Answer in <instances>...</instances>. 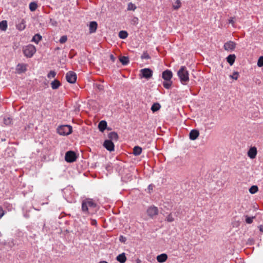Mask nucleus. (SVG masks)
Listing matches in <instances>:
<instances>
[{
    "label": "nucleus",
    "mask_w": 263,
    "mask_h": 263,
    "mask_svg": "<svg viewBox=\"0 0 263 263\" xmlns=\"http://www.w3.org/2000/svg\"><path fill=\"white\" fill-rule=\"evenodd\" d=\"M100 206L92 198H85L82 201L81 210L83 214L92 215L99 210Z\"/></svg>",
    "instance_id": "nucleus-1"
},
{
    "label": "nucleus",
    "mask_w": 263,
    "mask_h": 263,
    "mask_svg": "<svg viewBox=\"0 0 263 263\" xmlns=\"http://www.w3.org/2000/svg\"><path fill=\"white\" fill-rule=\"evenodd\" d=\"M177 76L178 77L181 84L186 85L190 81L189 72L185 66H181L177 71Z\"/></svg>",
    "instance_id": "nucleus-2"
},
{
    "label": "nucleus",
    "mask_w": 263,
    "mask_h": 263,
    "mask_svg": "<svg viewBox=\"0 0 263 263\" xmlns=\"http://www.w3.org/2000/svg\"><path fill=\"white\" fill-rule=\"evenodd\" d=\"M72 132V126L68 125H63L59 126L57 128V133L62 136H67Z\"/></svg>",
    "instance_id": "nucleus-3"
},
{
    "label": "nucleus",
    "mask_w": 263,
    "mask_h": 263,
    "mask_svg": "<svg viewBox=\"0 0 263 263\" xmlns=\"http://www.w3.org/2000/svg\"><path fill=\"white\" fill-rule=\"evenodd\" d=\"M36 50L34 46L29 44L23 48V52L24 55L27 58H31L35 53Z\"/></svg>",
    "instance_id": "nucleus-4"
},
{
    "label": "nucleus",
    "mask_w": 263,
    "mask_h": 263,
    "mask_svg": "<svg viewBox=\"0 0 263 263\" xmlns=\"http://www.w3.org/2000/svg\"><path fill=\"white\" fill-rule=\"evenodd\" d=\"M77 156L76 153L72 151H67L65 153V160L68 163H72L76 161Z\"/></svg>",
    "instance_id": "nucleus-5"
},
{
    "label": "nucleus",
    "mask_w": 263,
    "mask_h": 263,
    "mask_svg": "<svg viewBox=\"0 0 263 263\" xmlns=\"http://www.w3.org/2000/svg\"><path fill=\"white\" fill-rule=\"evenodd\" d=\"M153 70L148 68H143L140 70V75L142 78L149 79L153 76Z\"/></svg>",
    "instance_id": "nucleus-6"
},
{
    "label": "nucleus",
    "mask_w": 263,
    "mask_h": 263,
    "mask_svg": "<svg viewBox=\"0 0 263 263\" xmlns=\"http://www.w3.org/2000/svg\"><path fill=\"white\" fill-rule=\"evenodd\" d=\"M76 73L72 71H68L66 74V79L67 81L71 84H73L77 80Z\"/></svg>",
    "instance_id": "nucleus-7"
},
{
    "label": "nucleus",
    "mask_w": 263,
    "mask_h": 263,
    "mask_svg": "<svg viewBox=\"0 0 263 263\" xmlns=\"http://www.w3.org/2000/svg\"><path fill=\"white\" fill-rule=\"evenodd\" d=\"M103 146L108 151L113 152L115 150V144L110 140H105L103 144Z\"/></svg>",
    "instance_id": "nucleus-8"
},
{
    "label": "nucleus",
    "mask_w": 263,
    "mask_h": 263,
    "mask_svg": "<svg viewBox=\"0 0 263 263\" xmlns=\"http://www.w3.org/2000/svg\"><path fill=\"white\" fill-rule=\"evenodd\" d=\"M236 44L233 41H230L224 43V49L228 51H233L236 47Z\"/></svg>",
    "instance_id": "nucleus-9"
},
{
    "label": "nucleus",
    "mask_w": 263,
    "mask_h": 263,
    "mask_svg": "<svg viewBox=\"0 0 263 263\" xmlns=\"http://www.w3.org/2000/svg\"><path fill=\"white\" fill-rule=\"evenodd\" d=\"M158 209L157 207L155 206H151L149 207L147 210V215L151 217H153L158 214Z\"/></svg>",
    "instance_id": "nucleus-10"
},
{
    "label": "nucleus",
    "mask_w": 263,
    "mask_h": 263,
    "mask_svg": "<svg viewBox=\"0 0 263 263\" xmlns=\"http://www.w3.org/2000/svg\"><path fill=\"white\" fill-rule=\"evenodd\" d=\"M173 77V72L171 70L166 69L162 72V78L165 81L171 80Z\"/></svg>",
    "instance_id": "nucleus-11"
},
{
    "label": "nucleus",
    "mask_w": 263,
    "mask_h": 263,
    "mask_svg": "<svg viewBox=\"0 0 263 263\" xmlns=\"http://www.w3.org/2000/svg\"><path fill=\"white\" fill-rule=\"evenodd\" d=\"M257 155V148L255 147H251L248 152V156L251 159L255 158Z\"/></svg>",
    "instance_id": "nucleus-12"
},
{
    "label": "nucleus",
    "mask_w": 263,
    "mask_h": 263,
    "mask_svg": "<svg viewBox=\"0 0 263 263\" xmlns=\"http://www.w3.org/2000/svg\"><path fill=\"white\" fill-rule=\"evenodd\" d=\"M98 27V24L96 21H91L89 23V30L90 33L96 32Z\"/></svg>",
    "instance_id": "nucleus-13"
},
{
    "label": "nucleus",
    "mask_w": 263,
    "mask_h": 263,
    "mask_svg": "<svg viewBox=\"0 0 263 263\" xmlns=\"http://www.w3.org/2000/svg\"><path fill=\"white\" fill-rule=\"evenodd\" d=\"M199 135V132L197 129H192L190 133L189 137L192 140H196Z\"/></svg>",
    "instance_id": "nucleus-14"
},
{
    "label": "nucleus",
    "mask_w": 263,
    "mask_h": 263,
    "mask_svg": "<svg viewBox=\"0 0 263 263\" xmlns=\"http://www.w3.org/2000/svg\"><path fill=\"white\" fill-rule=\"evenodd\" d=\"M107 123L105 120L101 121L98 124V128L101 132H103L107 128Z\"/></svg>",
    "instance_id": "nucleus-15"
},
{
    "label": "nucleus",
    "mask_w": 263,
    "mask_h": 263,
    "mask_svg": "<svg viewBox=\"0 0 263 263\" xmlns=\"http://www.w3.org/2000/svg\"><path fill=\"white\" fill-rule=\"evenodd\" d=\"M16 29L20 31H23L26 27V21L22 19L16 25Z\"/></svg>",
    "instance_id": "nucleus-16"
},
{
    "label": "nucleus",
    "mask_w": 263,
    "mask_h": 263,
    "mask_svg": "<svg viewBox=\"0 0 263 263\" xmlns=\"http://www.w3.org/2000/svg\"><path fill=\"white\" fill-rule=\"evenodd\" d=\"M26 65L24 64H18L16 66V70L18 73L24 72L26 71Z\"/></svg>",
    "instance_id": "nucleus-17"
},
{
    "label": "nucleus",
    "mask_w": 263,
    "mask_h": 263,
    "mask_svg": "<svg viewBox=\"0 0 263 263\" xmlns=\"http://www.w3.org/2000/svg\"><path fill=\"white\" fill-rule=\"evenodd\" d=\"M116 260L120 263H125L127 260L125 253H122L118 255L116 257Z\"/></svg>",
    "instance_id": "nucleus-18"
},
{
    "label": "nucleus",
    "mask_w": 263,
    "mask_h": 263,
    "mask_svg": "<svg viewBox=\"0 0 263 263\" xmlns=\"http://www.w3.org/2000/svg\"><path fill=\"white\" fill-rule=\"evenodd\" d=\"M108 140L117 141L119 139V136L118 134L115 132H111L108 134Z\"/></svg>",
    "instance_id": "nucleus-19"
},
{
    "label": "nucleus",
    "mask_w": 263,
    "mask_h": 263,
    "mask_svg": "<svg viewBox=\"0 0 263 263\" xmlns=\"http://www.w3.org/2000/svg\"><path fill=\"white\" fill-rule=\"evenodd\" d=\"M235 59H236V56L234 54H230L226 58L227 62L231 66H232L234 64L235 61Z\"/></svg>",
    "instance_id": "nucleus-20"
},
{
    "label": "nucleus",
    "mask_w": 263,
    "mask_h": 263,
    "mask_svg": "<svg viewBox=\"0 0 263 263\" xmlns=\"http://www.w3.org/2000/svg\"><path fill=\"white\" fill-rule=\"evenodd\" d=\"M167 259V255L163 253L160 255H159L157 257V260L158 262L160 263H162L165 262Z\"/></svg>",
    "instance_id": "nucleus-21"
},
{
    "label": "nucleus",
    "mask_w": 263,
    "mask_h": 263,
    "mask_svg": "<svg viewBox=\"0 0 263 263\" xmlns=\"http://www.w3.org/2000/svg\"><path fill=\"white\" fill-rule=\"evenodd\" d=\"M42 36L39 33L35 34L32 37L31 42H34L36 44H38L39 42L42 40Z\"/></svg>",
    "instance_id": "nucleus-22"
},
{
    "label": "nucleus",
    "mask_w": 263,
    "mask_h": 263,
    "mask_svg": "<svg viewBox=\"0 0 263 263\" xmlns=\"http://www.w3.org/2000/svg\"><path fill=\"white\" fill-rule=\"evenodd\" d=\"M142 148L139 146H135L133 148V154L135 156H139L142 153Z\"/></svg>",
    "instance_id": "nucleus-23"
},
{
    "label": "nucleus",
    "mask_w": 263,
    "mask_h": 263,
    "mask_svg": "<svg viewBox=\"0 0 263 263\" xmlns=\"http://www.w3.org/2000/svg\"><path fill=\"white\" fill-rule=\"evenodd\" d=\"M61 84L59 80H54L51 83V88L53 89H58L60 86Z\"/></svg>",
    "instance_id": "nucleus-24"
},
{
    "label": "nucleus",
    "mask_w": 263,
    "mask_h": 263,
    "mask_svg": "<svg viewBox=\"0 0 263 263\" xmlns=\"http://www.w3.org/2000/svg\"><path fill=\"white\" fill-rule=\"evenodd\" d=\"M119 60L122 64L123 65H127L129 63V60L128 57H121Z\"/></svg>",
    "instance_id": "nucleus-25"
},
{
    "label": "nucleus",
    "mask_w": 263,
    "mask_h": 263,
    "mask_svg": "<svg viewBox=\"0 0 263 263\" xmlns=\"http://www.w3.org/2000/svg\"><path fill=\"white\" fill-rule=\"evenodd\" d=\"M128 35V32L125 30H121L119 32V37L121 39H126Z\"/></svg>",
    "instance_id": "nucleus-26"
},
{
    "label": "nucleus",
    "mask_w": 263,
    "mask_h": 263,
    "mask_svg": "<svg viewBox=\"0 0 263 263\" xmlns=\"http://www.w3.org/2000/svg\"><path fill=\"white\" fill-rule=\"evenodd\" d=\"M161 107V105L159 103H154L152 107H151V110L153 112H155L160 109Z\"/></svg>",
    "instance_id": "nucleus-27"
},
{
    "label": "nucleus",
    "mask_w": 263,
    "mask_h": 263,
    "mask_svg": "<svg viewBox=\"0 0 263 263\" xmlns=\"http://www.w3.org/2000/svg\"><path fill=\"white\" fill-rule=\"evenodd\" d=\"M37 7V3L35 2H32L29 4V8L31 11H34Z\"/></svg>",
    "instance_id": "nucleus-28"
},
{
    "label": "nucleus",
    "mask_w": 263,
    "mask_h": 263,
    "mask_svg": "<svg viewBox=\"0 0 263 263\" xmlns=\"http://www.w3.org/2000/svg\"><path fill=\"white\" fill-rule=\"evenodd\" d=\"M173 82L171 80L165 81L163 82V86L166 89H170L172 85Z\"/></svg>",
    "instance_id": "nucleus-29"
},
{
    "label": "nucleus",
    "mask_w": 263,
    "mask_h": 263,
    "mask_svg": "<svg viewBox=\"0 0 263 263\" xmlns=\"http://www.w3.org/2000/svg\"><path fill=\"white\" fill-rule=\"evenodd\" d=\"M7 28V22L6 21H2L0 22V29L1 30L5 31Z\"/></svg>",
    "instance_id": "nucleus-30"
},
{
    "label": "nucleus",
    "mask_w": 263,
    "mask_h": 263,
    "mask_svg": "<svg viewBox=\"0 0 263 263\" xmlns=\"http://www.w3.org/2000/svg\"><path fill=\"white\" fill-rule=\"evenodd\" d=\"M258 190V187L257 185H255L251 186V187L249 190V192L252 194H254L257 193Z\"/></svg>",
    "instance_id": "nucleus-31"
},
{
    "label": "nucleus",
    "mask_w": 263,
    "mask_h": 263,
    "mask_svg": "<svg viewBox=\"0 0 263 263\" xmlns=\"http://www.w3.org/2000/svg\"><path fill=\"white\" fill-rule=\"evenodd\" d=\"M181 2L180 0H176L173 4V8L175 10L178 9L181 7Z\"/></svg>",
    "instance_id": "nucleus-32"
},
{
    "label": "nucleus",
    "mask_w": 263,
    "mask_h": 263,
    "mask_svg": "<svg viewBox=\"0 0 263 263\" xmlns=\"http://www.w3.org/2000/svg\"><path fill=\"white\" fill-rule=\"evenodd\" d=\"M136 6L132 2H130L128 4L127 8L128 11H135L136 9Z\"/></svg>",
    "instance_id": "nucleus-33"
},
{
    "label": "nucleus",
    "mask_w": 263,
    "mask_h": 263,
    "mask_svg": "<svg viewBox=\"0 0 263 263\" xmlns=\"http://www.w3.org/2000/svg\"><path fill=\"white\" fill-rule=\"evenodd\" d=\"M139 23V19L137 17L134 16L130 20V24L132 25H137Z\"/></svg>",
    "instance_id": "nucleus-34"
},
{
    "label": "nucleus",
    "mask_w": 263,
    "mask_h": 263,
    "mask_svg": "<svg viewBox=\"0 0 263 263\" xmlns=\"http://www.w3.org/2000/svg\"><path fill=\"white\" fill-rule=\"evenodd\" d=\"M141 59L149 60V59H151V57L149 55L148 53L146 51H144L143 52L141 56Z\"/></svg>",
    "instance_id": "nucleus-35"
},
{
    "label": "nucleus",
    "mask_w": 263,
    "mask_h": 263,
    "mask_svg": "<svg viewBox=\"0 0 263 263\" xmlns=\"http://www.w3.org/2000/svg\"><path fill=\"white\" fill-rule=\"evenodd\" d=\"M246 217V222L248 224H251L253 222V219L255 217H249L248 215L245 216Z\"/></svg>",
    "instance_id": "nucleus-36"
},
{
    "label": "nucleus",
    "mask_w": 263,
    "mask_h": 263,
    "mask_svg": "<svg viewBox=\"0 0 263 263\" xmlns=\"http://www.w3.org/2000/svg\"><path fill=\"white\" fill-rule=\"evenodd\" d=\"M11 120L12 119L10 117H6L4 118V123L6 125H10L11 123Z\"/></svg>",
    "instance_id": "nucleus-37"
},
{
    "label": "nucleus",
    "mask_w": 263,
    "mask_h": 263,
    "mask_svg": "<svg viewBox=\"0 0 263 263\" xmlns=\"http://www.w3.org/2000/svg\"><path fill=\"white\" fill-rule=\"evenodd\" d=\"M257 66L259 67H261L263 66V56H261L259 58L257 61Z\"/></svg>",
    "instance_id": "nucleus-38"
},
{
    "label": "nucleus",
    "mask_w": 263,
    "mask_h": 263,
    "mask_svg": "<svg viewBox=\"0 0 263 263\" xmlns=\"http://www.w3.org/2000/svg\"><path fill=\"white\" fill-rule=\"evenodd\" d=\"M56 76V72L53 70H51L47 74L48 78H54Z\"/></svg>",
    "instance_id": "nucleus-39"
},
{
    "label": "nucleus",
    "mask_w": 263,
    "mask_h": 263,
    "mask_svg": "<svg viewBox=\"0 0 263 263\" xmlns=\"http://www.w3.org/2000/svg\"><path fill=\"white\" fill-rule=\"evenodd\" d=\"M67 40V37L66 35H63L62 36L59 40V42L61 44H63L65 43Z\"/></svg>",
    "instance_id": "nucleus-40"
},
{
    "label": "nucleus",
    "mask_w": 263,
    "mask_h": 263,
    "mask_svg": "<svg viewBox=\"0 0 263 263\" xmlns=\"http://www.w3.org/2000/svg\"><path fill=\"white\" fill-rule=\"evenodd\" d=\"M238 74H239L238 72H233V74L230 76L232 78V79L236 80L238 79Z\"/></svg>",
    "instance_id": "nucleus-41"
},
{
    "label": "nucleus",
    "mask_w": 263,
    "mask_h": 263,
    "mask_svg": "<svg viewBox=\"0 0 263 263\" xmlns=\"http://www.w3.org/2000/svg\"><path fill=\"white\" fill-rule=\"evenodd\" d=\"M166 220L168 222H172L174 220V218L173 217L171 214H170L166 218Z\"/></svg>",
    "instance_id": "nucleus-42"
},
{
    "label": "nucleus",
    "mask_w": 263,
    "mask_h": 263,
    "mask_svg": "<svg viewBox=\"0 0 263 263\" xmlns=\"http://www.w3.org/2000/svg\"><path fill=\"white\" fill-rule=\"evenodd\" d=\"M119 240L121 242H125V241H126V238L125 237L123 236V235H120V237H119Z\"/></svg>",
    "instance_id": "nucleus-43"
},
{
    "label": "nucleus",
    "mask_w": 263,
    "mask_h": 263,
    "mask_svg": "<svg viewBox=\"0 0 263 263\" xmlns=\"http://www.w3.org/2000/svg\"><path fill=\"white\" fill-rule=\"evenodd\" d=\"M96 87L99 91L103 90L104 89V86L101 84H96Z\"/></svg>",
    "instance_id": "nucleus-44"
},
{
    "label": "nucleus",
    "mask_w": 263,
    "mask_h": 263,
    "mask_svg": "<svg viewBox=\"0 0 263 263\" xmlns=\"http://www.w3.org/2000/svg\"><path fill=\"white\" fill-rule=\"evenodd\" d=\"M5 211L3 209V208L0 206V219L4 215Z\"/></svg>",
    "instance_id": "nucleus-45"
},
{
    "label": "nucleus",
    "mask_w": 263,
    "mask_h": 263,
    "mask_svg": "<svg viewBox=\"0 0 263 263\" xmlns=\"http://www.w3.org/2000/svg\"><path fill=\"white\" fill-rule=\"evenodd\" d=\"M91 225L92 226H96L97 224V221L96 219H91Z\"/></svg>",
    "instance_id": "nucleus-46"
},
{
    "label": "nucleus",
    "mask_w": 263,
    "mask_h": 263,
    "mask_svg": "<svg viewBox=\"0 0 263 263\" xmlns=\"http://www.w3.org/2000/svg\"><path fill=\"white\" fill-rule=\"evenodd\" d=\"M110 60L112 62H114L116 60V58L114 57V55L112 54H110L109 55Z\"/></svg>",
    "instance_id": "nucleus-47"
},
{
    "label": "nucleus",
    "mask_w": 263,
    "mask_h": 263,
    "mask_svg": "<svg viewBox=\"0 0 263 263\" xmlns=\"http://www.w3.org/2000/svg\"><path fill=\"white\" fill-rule=\"evenodd\" d=\"M258 228H259V231L263 233V225L259 226Z\"/></svg>",
    "instance_id": "nucleus-48"
},
{
    "label": "nucleus",
    "mask_w": 263,
    "mask_h": 263,
    "mask_svg": "<svg viewBox=\"0 0 263 263\" xmlns=\"http://www.w3.org/2000/svg\"><path fill=\"white\" fill-rule=\"evenodd\" d=\"M153 185L152 184H149L148 186V187H147V189L149 190V191H151V190H153Z\"/></svg>",
    "instance_id": "nucleus-49"
},
{
    "label": "nucleus",
    "mask_w": 263,
    "mask_h": 263,
    "mask_svg": "<svg viewBox=\"0 0 263 263\" xmlns=\"http://www.w3.org/2000/svg\"><path fill=\"white\" fill-rule=\"evenodd\" d=\"M233 19H234V18H233V17H231V18L229 20V23L230 24H233V23H234Z\"/></svg>",
    "instance_id": "nucleus-50"
},
{
    "label": "nucleus",
    "mask_w": 263,
    "mask_h": 263,
    "mask_svg": "<svg viewBox=\"0 0 263 263\" xmlns=\"http://www.w3.org/2000/svg\"><path fill=\"white\" fill-rule=\"evenodd\" d=\"M99 263H108V262H106V261H101L100 262H99Z\"/></svg>",
    "instance_id": "nucleus-51"
},
{
    "label": "nucleus",
    "mask_w": 263,
    "mask_h": 263,
    "mask_svg": "<svg viewBox=\"0 0 263 263\" xmlns=\"http://www.w3.org/2000/svg\"><path fill=\"white\" fill-rule=\"evenodd\" d=\"M109 167V166H107L106 167V169H107V170H108Z\"/></svg>",
    "instance_id": "nucleus-52"
}]
</instances>
